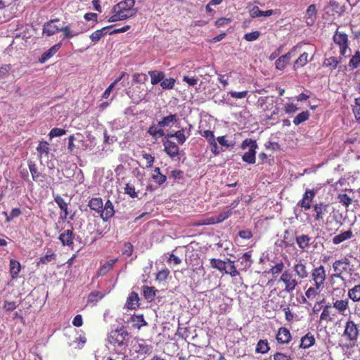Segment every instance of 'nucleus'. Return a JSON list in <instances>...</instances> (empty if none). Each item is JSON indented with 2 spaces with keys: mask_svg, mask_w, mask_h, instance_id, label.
<instances>
[{
  "mask_svg": "<svg viewBox=\"0 0 360 360\" xmlns=\"http://www.w3.org/2000/svg\"><path fill=\"white\" fill-rule=\"evenodd\" d=\"M338 200L345 207H348L352 203V199L348 194H338Z\"/></svg>",
  "mask_w": 360,
  "mask_h": 360,
  "instance_id": "50",
  "label": "nucleus"
},
{
  "mask_svg": "<svg viewBox=\"0 0 360 360\" xmlns=\"http://www.w3.org/2000/svg\"><path fill=\"white\" fill-rule=\"evenodd\" d=\"M59 22L58 18L51 19L46 22L43 26L42 34L50 37L58 32H62L63 39H71L86 31L83 21L77 22L76 27L73 29L71 28L70 25L63 27L56 25V22Z\"/></svg>",
  "mask_w": 360,
  "mask_h": 360,
  "instance_id": "1",
  "label": "nucleus"
},
{
  "mask_svg": "<svg viewBox=\"0 0 360 360\" xmlns=\"http://www.w3.org/2000/svg\"><path fill=\"white\" fill-rule=\"evenodd\" d=\"M179 121V117L176 114H170L167 116L163 117L159 120V127H172L173 124Z\"/></svg>",
  "mask_w": 360,
  "mask_h": 360,
  "instance_id": "15",
  "label": "nucleus"
},
{
  "mask_svg": "<svg viewBox=\"0 0 360 360\" xmlns=\"http://www.w3.org/2000/svg\"><path fill=\"white\" fill-rule=\"evenodd\" d=\"M174 135L179 144L182 145L186 142V136L184 134V129L175 131Z\"/></svg>",
  "mask_w": 360,
  "mask_h": 360,
  "instance_id": "60",
  "label": "nucleus"
},
{
  "mask_svg": "<svg viewBox=\"0 0 360 360\" xmlns=\"http://www.w3.org/2000/svg\"><path fill=\"white\" fill-rule=\"evenodd\" d=\"M105 296V293L102 291L94 290L91 292L87 297V303L96 304L99 300L103 299Z\"/></svg>",
  "mask_w": 360,
  "mask_h": 360,
  "instance_id": "32",
  "label": "nucleus"
},
{
  "mask_svg": "<svg viewBox=\"0 0 360 360\" xmlns=\"http://www.w3.org/2000/svg\"><path fill=\"white\" fill-rule=\"evenodd\" d=\"M333 307L336 308L341 314H344V312L349 307V301L347 300H336L335 302L333 303Z\"/></svg>",
  "mask_w": 360,
  "mask_h": 360,
  "instance_id": "44",
  "label": "nucleus"
},
{
  "mask_svg": "<svg viewBox=\"0 0 360 360\" xmlns=\"http://www.w3.org/2000/svg\"><path fill=\"white\" fill-rule=\"evenodd\" d=\"M315 343V338L312 334L308 333L301 338L300 347L307 349Z\"/></svg>",
  "mask_w": 360,
  "mask_h": 360,
  "instance_id": "29",
  "label": "nucleus"
},
{
  "mask_svg": "<svg viewBox=\"0 0 360 360\" xmlns=\"http://www.w3.org/2000/svg\"><path fill=\"white\" fill-rule=\"evenodd\" d=\"M88 206L91 210L100 214L103 207V200L101 198H93L89 201Z\"/></svg>",
  "mask_w": 360,
  "mask_h": 360,
  "instance_id": "24",
  "label": "nucleus"
},
{
  "mask_svg": "<svg viewBox=\"0 0 360 360\" xmlns=\"http://www.w3.org/2000/svg\"><path fill=\"white\" fill-rule=\"evenodd\" d=\"M269 344L266 340H260L257 344L256 352L265 354L269 350Z\"/></svg>",
  "mask_w": 360,
  "mask_h": 360,
  "instance_id": "47",
  "label": "nucleus"
},
{
  "mask_svg": "<svg viewBox=\"0 0 360 360\" xmlns=\"http://www.w3.org/2000/svg\"><path fill=\"white\" fill-rule=\"evenodd\" d=\"M311 238L307 235H302L296 237V242L301 249H305L311 243Z\"/></svg>",
  "mask_w": 360,
  "mask_h": 360,
  "instance_id": "39",
  "label": "nucleus"
},
{
  "mask_svg": "<svg viewBox=\"0 0 360 360\" xmlns=\"http://www.w3.org/2000/svg\"><path fill=\"white\" fill-rule=\"evenodd\" d=\"M135 0H124L115 4L112 8L113 15L108 19V22H114L133 17L136 13L134 8Z\"/></svg>",
  "mask_w": 360,
  "mask_h": 360,
  "instance_id": "2",
  "label": "nucleus"
},
{
  "mask_svg": "<svg viewBox=\"0 0 360 360\" xmlns=\"http://www.w3.org/2000/svg\"><path fill=\"white\" fill-rule=\"evenodd\" d=\"M75 234L73 231L71 229L65 230L62 232L58 237V239L61 242L63 246H68L72 248L74 244Z\"/></svg>",
  "mask_w": 360,
  "mask_h": 360,
  "instance_id": "10",
  "label": "nucleus"
},
{
  "mask_svg": "<svg viewBox=\"0 0 360 360\" xmlns=\"http://www.w3.org/2000/svg\"><path fill=\"white\" fill-rule=\"evenodd\" d=\"M224 274H228L232 278L240 274L239 271L236 269L235 265V261L231 260L230 258H227L226 268V270H224Z\"/></svg>",
  "mask_w": 360,
  "mask_h": 360,
  "instance_id": "23",
  "label": "nucleus"
},
{
  "mask_svg": "<svg viewBox=\"0 0 360 360\" xmlns=\"http://www.w3.org/2000/svg\"><path fill=\"white\" fill-rule=\"evenodd\" d=\"M260 34H261V32L259 31H253L252 32L246 33L244 35L243 38L247 41H253L258 39Z\"/></svg>",
  "mask_w": 360,
  "mask_h": 360,
  "instance_id": "56",
  "label": "nucleus"
},
{
  "mask_svg": "<svg viewBox=\"0 0 360 360\" xmlns=\"http://www.w3.org/2000/svg\"><path fill=\"white\" fill-rule=\"evenodd\" d=\"M276 338L277 342L280 344L288 343L291 340L290 330L285 327L280 328L278 330Z\"/></svg>",
  "mask_w": 360,
  "mask_h": 360,
  "instance_id": "11",
  "label": "nucleus"
},
{
  "mask_svg": "<svg viewBox=\"0 0 360 360\" xmlns=\"http://www.w3.org/2000/svg\"><path fill=\"white\" fill-rule=\"evenodd\" d=\"M348 66L350 70H354L360 67V51H356L351 57Z\"/></svg>",
  "mask_w": 360,
  "mask_h": 360,
  "instance_id": "36",
  "label": "nucleus"
},
{
  "mask_svg": "<svg viewBox=\"0 0 360 360\" xmlns=\"http://www.w3.org/2000/svg\"><path fill=\"white\" fill-rule=\"evenodd\" d=\"M20 269V263L14 259H11L9 263V270L11 276L13 279L18 278Z\"/></svg>",
  "mask_w": 360,
  "mask_h": 360,
  "instance_id": "22",
  "label": "nucleus"
},
{
  "mask_svg": "<svg viewBox=\"0 0 360 360\" xmlns=\"http://www.w3.org/2000/svg\"><path fill=\"white\" fill-rule=\"evenodd\" d=\"M348 297L354 302H360V284H356L348 290Z\"/></svg>",
  "mask_w": 360,
  "mask_h": 360,
  "instance_id": "33",
  "label": "nucleus"
},
{
  "mask_svg": "<svg viewBox=\"0 0 360 360\" xmlns=\"http://www.w3.org/2000/svg\"><path fill=\"white\" fill-rule=\"evenodd\" d=\"M139 297L138 293L136 292H131L129 293L127 302H126V307L128 309H136L140 305L139 303Z\"/></svg>",
  "mask_w": 360,
  "mask_h": 360,
  "instance_id": "17",
  "label": "nucleus"
},
{
  "mask_svg": "<svg viewBox=\"0 0 360 360\" xmlns=\"http://www.w3.org/2000/svg\"><path fill=\"white\" fill-rule=\"evenodd\" d=\"M328 8H330L335 13H337L338 16L345 11L344 6L340 5V4L338 3L336 0L330 1Z\"/></svg>",
  "mask_w": 360,
  "mask_h": 360,
  "instance_id": "41",
  "label": "nucleus"
},
{
  "mask_svg": "<svg viewBox=\"0 0 360 360\" xmlns=\"http://www.w3.org/2000/svg\"><path fill=\"white\" fill-rule=\"evenodd\" d=\"M342 56H340L339 58L335 56H330L323 60V67L328 68L330 70L336 69L339 63L342 61Z\"/></svg>",
  "mask_w": 360,
  "mask_h": 360,
  "instance_id": "20",
  "label": "nucleus"
},
{
  "mask_svg": "<svg viewBox=\"0 0 360 360\" xmlns=\"http://www.w3.org/2000/svg\"><path fill=\"white\" fill-rule=\"evenodd\" d=\"M359 335L358 326L352 320L346 322L343 336L349 340L350 345H354Z\"/></svg>",
  "mask_w": 360,
  "mask_h": 360,
  "instance_id": "6",
  "label": "nucleus"
},
{
  "mask_svg": "<svg viewBox=\"0 0 360 360\" xmlns=\"http://www.w3.org/2000/svg\"><path fill=\"white\" fill-rule=\"evenodd\" d=\"M169 275V271L167 268H165L156 274L155 280L158 282L165 281Z\"/></svg>",
  "mask_w": 360,
  "mask_h": 360,
  "instance_id": "53",
  "label": "nucleus"
},
{
  "mask_svg": "<svg viewBox=\"0 0 360 360\" xmlns=\"http://www.w3.org/2000/svg\"><path fill=\"white\" fill-rule=\"evenodd\" d=\"M151 178L159 186L162 185L167 180V176L161 173L159 167H155L153 169Z\"/></svg>",
  "mask_w": 360,
  "mask_h": 360,
  "instance_id": "31",
  "label": "nucleus"
},
{
  "mask_svg": "<svg viewBox=\"0 0 360 360\" xmlns=\"http://www.w3.org/2000/svg\"><path fill=\"white\" fill-rule=\"evenodd\" d=\"M350 264V262L348 258L344 257L341 259L336 260L333 263V269L335 271L339 274L347 271Z\"/></svg>",
  "mask_w": 360,
  "mask_h": 360,
  "instance_id": "13",
  "label": "nucleus"
},
{
  "mask_svg": "<svg viewBox=\"0 0 360 360\" xmlns=\"http://www.w3.org/2000/svg\"><path fill=\"white\" fill-rule=\"evenodd\" d=\"M274 360H291V356L282 352H276L274 354Z\"/></svg>",
  "mask_w": 360,
  "mask_h": 360,
  "instance_id": "64",
  "label": "nucleus"
},
{
  "mask_svg": "<svg viewBox=\"0 0 360 360\" xmlns=\"http://www.w3.org/2000/svg\"><path fill=\"white\" fill-rule=\"evenodd\" d=\"M134 252V246L129 242H125L124 243V250L122 251V255L130 257L132 255Z\"/></svg>",
  "mask_w": 360,
  "mask_h": 360,
  "instance_id": "62",
  "label": "nucleus"
},
{
  "mask_svg": "<svg viewBox=\"0 0 360 360\" xmlns=\"http://www.w3.org/2000/svg\"><path fill=\"white\" fill-rule=\"evenodd\" d=\"M28 167L32 179L37 182H43L44 179L46 178V174H43L38 171L36 164L32 161H29Z\"/></svg>",
  "mask_w": 360,
  "mask_h": 360,
  "instance_id": "14",
  "label": "nucleus"
},
{
  "mask_svg": "<svg viewBox=\"0 0 360 360\" xmlns=\"http://www.w3.org/2000/svg\"><path fill=\"white\" fill-rule=\"evenodd\" d=\"M131 321L133 324V327L138 329L141 328L142 326L147 325V322L145 321L144 317L142 314L133 315L131 317Z\"/></svg>",
  "mask_w": 360,
  "mask_h": 360,
  "instance_id": "35",
  "label": "nucleus"
},
{
  "mask_svg": "<svg viewBox=\"0 0 360 360\" xmlns=\"http://www.w3.org/2000/svg\"><path fill=\"white\" fill-rule=\"evenodd\" d=\"M247 148H249L248 151L243 154L242 160L248 164L253 165L256 162V150L258 148L257 141L252 139H245L242 142L240 148L245 150Z\"/></svg>",
  "mask_w": 360,
  "mask_h": 360,
  "instance_id": "3",
  "label": "nucleus"
},
{
  "mask_svg": "<svg viewBox=\"0 0 360 360\" xmlns=\"http://www.w3.org/2000/svg\"><path fill=\"white\" fill-rule=\"evenodd\" d=\"M148 75L150 76V82L153 85L158 84L159 82L161 83L165 77L163 72L157 70L149 71Z\"/></svg>",
  "mask_w": 360,
  "mask_h": 360,
  "instance_id": "27",
  "label": "nucleus"
},
{
  "mask_svg": "<svg viewBox=\"0 0 360 360\" xmlns=\"http://www.w3.org/2000/svg\"><path fill=\"white\" fill-rule=\"evenodd\" d=\"M290 59V53H287L285 55L280 56L275 62L276 68L279 70H283L286 67Z\"/></svg>",
  "mask_w": 360,
  "mask_h": 360,
  "instance_id": "30",
  "label": "nucleus"
},
{
  "mask_svg": "<svg viewBox=\"0 0 360 360\" xmlns=\"http://www.w3.org/2000/svg\"><path fill=\"white\" fill-rule=\"evenodd\" d=\"M117 261V259H113L105 262L103 264L101 265V266L96 271V276H103L105 274H107L112 269Z\"/></svg>",
  "mask_w": 360,
  "mask_h": 360,
  "instance_id": "12",
  "label": "nucleus"
},
{
  "mask_svg": "<svg viewBox=\"0 0 360 360\" xmlns=\"http://www.w3.org/2000/svg\"><path fill=\"white\" fill-rule=\"evenodd\" d=\"M274 13L273 10H267V11H261L259 7L255 6L251 11V16L253 18L259 17V16H265L269 17Z\"/></svg>",
  "mask_w": 360,
  "mask_h": 360,
  "instance_id": "43",
  "label": "nucleus"
},
{
  "mask_svg": "<svg viewBox=\"0 0 360 360\" xmlns=\"http://www.w3.org/2000/svg\"><path fill=\"white\" fill-rule=\"evenodd\" d=\"M216 221L214 217H207L205 219H199L193 222V226H200L203 225H212L215 224Z\"/></svg>",
  "mask_w": 360,
  "mask_h": 360,
  "instance_id": "52",
  "label": "nucleus"
},
{
  "mask_svg": "<svg viewBox=\"0 0 360 360\" xmlns=\"http://www.w3.org/2000/svg\"><path fill=\"white\" fill-rule=\"evenodd\" d=\"M251 257V252H246L243 255V261H241L240 262L241 265L243 266V268L241 269L242 271H246L247 269L250 268L252 264Z\"/></svg>",
  "mask_w": 360,
  "mask_h": 360,
  "instance_id": "42",
  "label": "nucleus"
},
{
  "mask_svg": "<svg viewBox=\"0 0 360 360\" xmlns=\"http://www.w3.org/2000/svg\"><path fill=\"white\" fill-rule=\"evenodd\" d=\"M294 271L296 274L301 278H305L307 276V271L306 270V267L302 263H299L295 265Z\"/></svg>",
  "mask_w": 360,
  "mask_h": 360,
  "instance_id": "49",
  "label": "nucleus"
},
{
  "mask_svg": "<svg viewBox=\"0 0 360 360\" xmlns=\"http://www.w3.org/2000/svg\"><path fill=\"white\" fill-rule=\"evenodd\" d=\"M148 80V75L144 73H135L133 75V82L136 84H144Z\"/></svg>",
  "mask_w": 360,
  "mask_h": 360,
  "instance_id": "55",
  "label": "nucleus"
},
{
  "mask_svg": "<svg viewBox=\"0 0 360 360\" xmlns=\"http://www.w3.org/2000/svg\"><path fill=\"white\" fill-rule=\"evenodd\" d=\"M143 295L145 299L150 302L153 301L158 290L153 286L143 285L142 288Z\"/></svg>",
  "mask_w": 360,
  "mask_h": 360,
  "instance_id": "26",
  "label": "nucleus"
},
{
  "mask_svg": "<svg viewBox=\"0 0 360 360\" xmlns=\"http://www.w3.org/2000/svg\"><path fill=\"white\" fill-rule=\"evenodd\" d=\"M352 112L358 123H360V96L354 98V105L352 108Z\"/></svg>",
  "mask_w": 360,
  "mask_h": 360,
  "instance_id": "46",
  "label": "nucleus"
},
{
  "mask_svg": "<svg viewBox=\"0 0 360 360\" xmlns=\"http://www.w3.org/2000/svg\"><path fill=\"white\" fill-rule=\"evenodd\" d=\"M55 202L57 203L60 209L63 211V214L61 215V218L66 219L69 214L68 211V203L65 201V200L60 195H57L54 198Z\"/></svg>",
  "mask_w": 360,
  "mask_h": 360,
  "instance_id": "28",
  "label": "nucleus"
},
{
  "mask_svg": "<svg viewBox=\"0 0 360 360\" xmlns=\"http://www.w3.org/2000/svg\"><path fill=\"white\" fill-rule=\"evenodd\" d=\"M289 236H290V233L288 232V231H285L283 239L281 241V244L280 245L281 246H284L286 248V247L291 246L293 245V243H294L293 239L289 238Z\"/></svg>",
  "mask_w": 360,
  "mask_h": 360,
  "instance_id": "59",
  "label": "nucleus"
},
{
  "mask_svg": "<svg viewBox=\"0 0 360 360\" xmlns=\"http://www.w3.org/2000/svg\"><path fill=\"white\" fill-rule=\"evenodd\" d=\"M331 316H334L333 308L330 305H326L323 307V311L321 314V321H330L332 319Z\"/></svg>",
  "mask_w": 360,
  "mask_h": 360,
  "instance_id": "45",
  "label": "nucleus"
},
{
  "mask_svg": "<svg viewBox=\"0 0 360 360\" xmlns=\"http://www.w3.org/2000/svg\"><path fill=\"white\" fill-rule=\"evenodd\" d=\"M128 336L127 331L124 327H120L115 330H112L108 336V340L110 344L114 346H122L125 344L126 338Z\"/></svg>",
  "mask_w": 360,
  "mask_h": 360,
  "instance_id": "5",
  "label": "nucleus"
},
{
  "mask_svg": "<svg viewBox=\"0 0 360 360\" xmlns=\"http://www.w3.org/2000/svg\"><path fill=\"white\" fill-rule=\"evenodd\" d=\"M352 237V231L349 230L334 236L333 241L335 244H339L345 241V240H349V238H351Z\"/></svg>",
  "mask_w": 360,
  "mask_h": 360,
  "instance_id": "37",
  "label": "nucleus"
},
{
  "mask_svg": "<svg viewBox=\"0 0 360 360\" xmlns=\"http://www.w3.org/2000/svg\"><path fill=\"white\" fill-rule=\"evenodd\" d=\"M164 150L171 158H174L179 155V148L176 143L169 139L163 141Z\"/></svg>",
  "mask_w": 360,
  "mask_h": 360,
  "instance_id": "8",
  "label": "nucleus"
},
{
  "mask_svg": "<svg viewBox=\"0 0 360 360\" xmlns=\"http://www.w3.org/2000/svg\"><path fill=\"white\" fill-rule=\"evenodd\" d=\"M65 133L66 131L65 129L55 127L50 131L49 136L50 139H53L54 137L61 136Z\"/></svg>",
  "mask_w": 360,
  "mask_h": 360,
  "instance_id": "61",
  "label": "nucleus"
},
{
  "mask_svg": "<svg viewBox=\"0 0 360 360\" xmlns=\"http://www.w3.org/2000/svg\"><path fill=\"white\" fill-rule=\"evenodd\" d=\"M211 267L217 269L221 273L224 274L226 270L227 264V258L226 260H221L220 259L212 258L210 259Z\"/></svg>",
  "mask_w": 360,
  "mask_h": 360,
  "instance_id": "21",
  "label": "nucleus"
},
{
  "mask_svg": "<svg viewBox=\"0 0 360 360\" xmlns=\"http://www.w3.org/2000/svg\"><path fill=\"white\" fill-rule=\"evenodd\" d=\"M283 266V263L282 262H280L279 263H277L276 265L273 266L270 269L269 272L271 273L273 275L278 274L282 272Z\"/></svg>",
  "mask_w": 360,
  "mask_h": 360,
  "instance_id": "63",
  "label": "nucleus"
},
{
  "mask_svg": "<svg viewBox=\"0 0 360 360\" xmlns=\"http://www.w3.org/2000/svg\"><path fill=\"white\" fill-rule=\"evenodd\" d=\"M176 80L174 78H164L160 86L163 89H172L175 85Z\"/></svg>",
  "mask_w": 360,
  "mask_h": 360,
  "instance_id": "54",
  "label": "nucleus"
},
{
  "mask_svg": "<svg viewBox=\"0 0 360 360\" xmlns=\"http://www.w3.org/2000/svg\"><path fill=\"white\" fill-rule=\"evenodd\" d=\"M115 211L112 202L108 200L103 207L102 211L100 213V216L106 222L115 215Z\"/></svg>",
  "mask_w": 360,
  "mask_h": 360,
  "instance_id": "9",
  "label": "nucleus"
},
{
  "mask_svg": "<svg viewBox=\"0 0 360 360\" xmlns=\"http://www.w3.org/2000/svg\"><path fill=\"white\" fill-rule=\"evenodd\" d=\"M232 212L231 210L221 212L217 217H214L216 224L221 223L231 217Z\"/></svg>",
  "mask_w": 360,
  "mask_h": 360,
  "instance_id": "57",
  "label": "nucleus"
},
{
  "mask_svg": "<svg viewBox=\"0 0 360 360\" xmlns=\"http://www.w3.org/2000/svg\"><path fill=\"white\" fill-rule=\"evenodd\" d=\"M38 156L40 159L43 158H48L50 152L49 143L46 141H40L37 147Z\"/></svg>",
  "mask_w": 360,
  "mask_h": 360,
  "instance_id": "18",
  "label": "nucleus"
},
{
  "mask_svg": "<svg viewBox=\"0 0 360 360\" xmlns=\"http://www.w3.org/2000/svg\"><path fill=\"white\" fill-rule=\"evenodd\" d=\"M153 347L146 344L145 342L139 343L138 347L136 348V352L142 355L150 354L152 352Z\"/></svg>",
  "mask_w": 360,
  "mask_h": 360,
  "instance_id": "40",
  "label": "nucleus"
},
{
  "mask_svg": "<svg viewBox=\"0 0 360 360\" xmlns=\"http://www.w3.org/2000/svg\"><path fill=\"white\" fill-rule=\"evenodd\" d=\"M309 117V112L307 111H302V112L299 113L293 120V123L295 125H299L302 122L307 120Z\"/></svg>",
  "mask_w": 360,
  "mask_h": 360,
  "instance_id": "51",
  "label": "nucleus"
},
{
  "mask_svg": "<svg viewBox=\"0 0 360 360\" xmlns=\"http://www.w3.org/2000/svg\"><path fill=\"white\" fill-rule=\"evenodd\" d=\"M124 193L129 195L132 198H137L138 196L137 193L136 192L135 190V187L130 184H126L124 187Z\"/></svg>",
  "mask_w": 360,
  "mask_h": 360,
  "instance_id": "58",
  "label": "nucleus"
},
{
  "mask_svg": "<svg viewBox=\"0 0 360 360\" xmlns=\"http://www.w3.org/2000/svg\"><path fill=\"white\" fill-rule=\"evenodd\" d=\"M279 281L285 284V290L288 292H292L298 283L292 273L289 270L283 272Z\"/></svg>",
  "mask_w": 360,
  "mask_h": 360,
  "instance_id": "7",
  "label": "nucleus"
},
{
  "mask_svg": "<svg viewBox=\"0 0 360 360\" xmlns=\"http://www.w3.org/2000/svg\"><path fill=\"white\" fill-rule=\"evenodd\" d=\"M314 193L313 191H306L303 198L301 200L300 206L304 209H309L310 203L314 198Z\"/></svg>",
  "mask_w": 360,
  "mask_h": 360,
  "instance_id": "34",
  "label": "nucleus"
},
{
  "mask_svg": "<svg viewBox=\"0 0 360 360\" xmlns=\"http://www.w3.org/2000/svg\"><path fill=\"white\" fill-rule=\"evenodd\" d=\"M113 25L106 26L102 29L97 30L90 35V39L92 42L97 43L104 35L108 33V30L112 27Z\"/></svg>",
  "mask_w": 360,
  "mask_h": 360,
  "instance_id": "25",
  "label": "nucleus"
},
{
  "mask_svg": "<svg viewBox=\"0 0 360 360\" xmlns=\"http://www.w3.org/2000/svg\"><path fill=\"white\" fill-rule=\"evenodd\" d=\"M325 279V272L323 266L316 267V290L320 288L321 283Z\"/></svg>",
  "mask_w": 360,
  "mask_h": 360,
  "instance_id": "48",
  "label": "nucleus"
},
{
  "mask_svg": "<svg viewBox=\"0 0 360 360\" xmlns=\"http://www.w3.org/2000/svg\"><path fill=\"white\" fill-rule=\"evenodd\" d=\"M62 44L58 43L51 46L49 50L45 51L40 57L39 61L43 63L53 56L60 49Z\"/></svg>",
  "mask_w": 360,
  "mask_h": 360,
  "instance_id": "19",
  "label": "nucleus"
},
{
  "mask_svg": "<svg viewBox=\"0 0 360 360\" xmlns=\"http://www.w3.org/2000/svg\"><path fill=\"white\" fill-rule=\"evenodd\" d=\"M147 133L150 135L153 139L157 140L158 138L165 136L164 129L159 127V121L157 124H153L148 129Z\"/></svg>",
  "mask_w": 360,
  "mask_h": 360,
  "instance_id": "16",
  "label": "nucleus"
},
{
  "mask_svg": "<svg viewBox=\"0 0 360 360\" xmlns=\"http://www.w3.org/2000/svg\"><path fill=\"white\" fill-rule=\"evenodd\" d=\"M333 39L339 49L340 56H346L347 51L351 52L349 37L346 33L339 31L338 28L333 37Z\"/></svg>",
  "mask_w": 360,
  "mask_h": 360,
  "instance_id": "4",
  "label": "nucleus"
},
{
  "mask_svg": "<svg viewBox=\"0 0 360 360\" xmlns=\"http://www.w3.org/2000/svg\"><path fill=\"white\" fill-rule=\"evenodd\" d=\"M306 22L308 25H313L315 22V4L310 5L307 10Z\"/></svg>",
  "mask_w": 360,
  "mask_h": 360,
  "instance_id": "38",
  "label": "nucleus"
}]
</instances>
